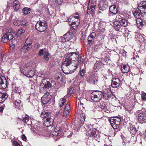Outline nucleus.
<instances>
[{
    "instance_id": "f257e3e1",
    "label": "nucleus",
    "mask_w": 146,
    "mask_h": 146,
    "mask_svg": "<svg viewBox=\"0 0 146 146\" xmlns=\"http://www.w3.org/2000/svg\"><path fill=\"white\" fill-rule=\"evenodd\" d=\"M82 57L76 53L73 52L68 54L63 62L62 68L63 72L66 74L74 72L80 64H81Z\"/></svg>"
},
{
    "instance_id": "f03ea898",
    "label": "nucleus",
    "mask_w": 146,
    "mask_h": 146,
    "mask_svg": "<svg viewBox=\"0 0 146 146\" xmlns=\"http://www.w3.org/2000/svg\"><path fill=\"white\" fill-rule=\"evenodd\" d=\"M21 72L27 77L31 78L33 77L35 74V72L33 68L29 64H25L23 68L20 69Z\"/></svg>"
},
{
    "instance_id": "7ed1b4c3",
    "label": "nucleus",
    "mask_w": 146,
    "mask_h": 146,
    "mask_svg": "<svg viewBox=\"0 0 146 146\" xmlns=\"http://www.w3.org/2000/svg\"><path fill=\"white\" fill-rule=\"evenodd\" d=\"M79 17V15L78 14H74L68 19L69 23H69L70 25L74 29H76L79 25L80 21L78 19Z\"/></svg>"
},
{
    "instance_id": "20e7f679",
    "label": "nucleus",
    "mask_w": 146,
    "mask_h": 146,
    "mask_svg": "<svg viewBox=\"0 0 146 146\" xmlns=\"http://www.w3.org/2000/svg\"><path fill=\"white\" fill-rule=\"evenodd\" d=\"M103 94L102 92L99 91H95L91 94L92 99L95 102L99 101L102 99Z\"/></svg>"
},
{
    "instance_id": "39448f33",
    "label": "nucleus",
    "mask_w": 146,
    "mask_h": 146,
    "mask_svg": "<svg viewBox=\"0 0 146 146\" xmlns=\"http://www.w3.org/2000/svg\"><path fill=\"white\" fill-rule=\"evenodd\" d=\"M13 36L10 33H6L2 38L1 40L3 43L7 42L8 40H11L12 44L14 45L17 44V41L13 39Z\"/></svg>"
},
{
    "instance_id": "423d86ee",
    "label": "nucleus",
    "mask_w": 146,
    "mask_h": 146,
    "mask_svg": "<svg viewBox=\"0 0 146 146\" xmlns=\"http://www.w3.org/2000/svg\"><path fill=\"white\" fill-rule=\"evenodd\" d=\"M138 114V119L141 123L146 122V114L144 109H142L141 110L137 111Z\"/></svg>"
},
{
    "instance_id": "0eeeda50",
    "label": "nucleus",
    "mask_w": 146,
    "mask_h": 146,
    "mask_svg": "<svg viewBox=\"0 0 146 146\" xmlns=\"http://www.w3.org/2000/svg\"><path fill=\"white\" fill-rule=\"evenodd\" d=\"M45 24L46 23L45 22L40 21L37 22L35 26L36 29L40 32L44 31L46 28V27L45 25Z\"/></svg>"
},
{
    "instance_id": "6e6552de",
    "label": "nucleus",
    "mask_w": 146,
    "mask_h": 146,
    "mask_svg": "<svg viewBox=\"0 0 146 146\" xmlns=\"http://www.w3.org/2000/svg\"><path fill=\"white\" fill-rule=\"evenodd\" d=\"M116 20L123 27H126L128 25L126 19L119 15H118L116 16Z\"/></svg>"
},
{
    "instance_id": "1a4fd4ad",
    "label": "nucleus",
    "mask_w": 146,
    "mask_h": 146,
    "mask_svg": "<svg viewBox=\"0 0 146 146\" xmlns=\"http://www.w3.org/2000/svg\"><path fill=\"white\" fill-rule=\"evenodd\" d=\"M47 79L48 80V79L47 78ZM51 84L47 80L46 78L43 79L40 85L41 89L43 88L44 90L51 87Z\"/></svg>"
},
{
    "instance_id": "9d476101",
    "label": "nucleus",
    "mask_w": 146,
    "mask_h": 146,
    "mask_svg": "<svg viewBox=\"0 0 146 146\" xmlns=\"http://www.w3.org/2000/svg\"><path fill=\"white\" fill-rule=\"evenodd\" d=\"M51 99V96L49 93H46L44 94L41 98L42 103L44 104H45L49 102Z\"/></svg>"
},
{
    "instance_id": "9b49d317",
    "label": "nucleus",
    "mask_w": 146,
    "mask_h": 146,
    "mask_svg": "<svg viewBox=\"0 0 146 146\" xmlns=\"http://www.w3.org/2000/svg\"><path fill=\"white\" fill-rule=\"evenodd\" d=\"M121 84V81L119 78H114L112 80L111 86L113 88H117L120 86Z\"/></svg>"
},
{
    "instance_id": "f8f14e48",
    "label": "nucleus",
    "mask_w": 146,
    "mask_h": 146,
    "mask_svg": "<svg viewBox=\"0 0 146 146\" xmlns=\"http://www.w3.org/2000/svg\"><path fill=\"white\" fill-rule=\"evenodd\" d=\"M7 82L5 77L3 76H0V89H4L7 87Z\"/></svg>"
},
{
    "instance_id": "ddd939ff",
    "label": "nucleus",
    "mask_w": 146,
    "mask_h": 146,
    "mask_svg": "<svg viewBox=\"0 0 146 146\" xmlns=\"http://www.w3.org/2000/svg\"><path fill=\"white\" fill-rule=\"evenodd\" d=\"M53 119L50 118H44L43 119V124L45 126L50 127L53 125Z\"/></svg>"
},
{
    "instance_id": "4468645a",
    "label": "nucleus",
    "mask_w": 146,
    "mask_h": 146,
    "mask_svg": "<svg viewBox=\"0 0 146 146\" xmlns=\"http://www.w3.org/2000/svg\"><path fill=\"white\" fill-rule=\"evenodd\" d=\"M88 81L91 84H96L98 81L97 75L96 74H91L90 76Z\"/></svg>"
},
{
    "instance_id": "2eb2a0df",
    "label": "nucleus",
    "mask_w": 146,
    "mask_h": 146,
    "mask_svg": "<svg viewBox=\"0 0 146 146\" xmlns=\"http://www.w3.org/2000/svg\"><path fill=\"white\" fill-rule=\"evenodd\" d=\"M120 123V119L119 118H117L113 119L110 123L112 127L115 129L119 128Z\"/></svg>"
},
{
    "instance_id": "dca6fc26",
    "label": "nucleus",
    "mask_w": 146,
    "mask_h": 146,
    "mask_svg": "<svg viewBox=\"0 0 146 146\" xmlns=\"http://www.w3.org/2000/svg\"><path fill=\"white\" fill-rule=\"evenodd\" d=\"M38 54L40 56H43V58L46 60L47 61L48 60L49 53L47 52L44 50L43 49H42L40 50L38 52Z\"/></svg>"
},
{
    "instance_id": "f3484780",
    "label": "nucleus",
    "mask_w": 146,
    "mask_h": 146,
    "mask_svg": "<svg viewBox=\"0 0 146 146\" xmlns=\"http://www.w3.org/2000/svg\"><path fill=\"white\" fill-rule=\"evenodd\" d=\"M71 33L69 31H68L65 34L61 37V40L63 42H67L70 40L72 37Z\"/></svg>"
},
{
    "instance_id": "a211bd4d",
    "label": "nucleus",
    "mask_w": 146,
    "mask_h": 146,
    "mask_svg": "<svg viewBox=\"0 0 146 146\" xmlns=\"http://www.w3.org/2000/svg\"><path fill=\"white\" fill-rule=\"evenodd\" d=\"M82 104L81 101H79L78 102V106L77 107V113L78 115V118L81 121L82 117L81 115H82V110L81 109L82 108Z\"/></svg>"
},
{
    "instance_id": "6ab92c4d",
    "label": "nucleus",
    "mask_w": 146,
    "mask_h": 146,
    "mask_svg": "<svg viewBox=\"0 0 146 146\" xmlns=\"http://www.w3.org/2000/svg\"><path fill=\"white\" fill-rule=\"evenodd\" d=\"M100 9L102 11L106 10L108 7V4L106 1H101L99 5Z\"/></svg>"
},
{
    "instance_id": "aec40b11",
    "label": "nucleus",
    "mask_w": 146,
    "mask_h": 146,
    "mask_svg": "<svg viewBox=\"0 0 146 146\" xmlns=\"http://www.w3.org/2000/svg\"><path fill=\"white\" fill-rule=\"evenodd\" d=\"M103 97L105 99L109 100V99L111 98L112 96V94L110 90H105L103 91Z\"/></svg>"
},
{
    "instance_id": "412c9836",
    "label": "nucleus",
    "mask_w": 146,
    "mask_h": 146,
    "mask_svg": "<svg viewBox=\"0 0 146 146\" xmlns=\"http://www.w3.org/2000/svg\"><path fill=\"white\" fill-rule=\"evenodd\" d=\"M109 11L110 12L114 15H116L118 12L117 8L115 5L110 6L109 7Z\"/></svg>"
},
{
    "instance_id": "4be33fe9",
    "label": "nucleus",
    "mask_w": 146,
    "mask_h": 146,
    "mask_svg": "<svg viewBox=\"0 0 146 146\" xmlns=\"http://www.w3.org/2000/svg\"><path fill=\"white\" fill-rule=\"evenodd\" d=\"M32 42L29 40V39L27 38L25 42V45L23 46V48L26 50H28L31 47V44Z\"/></svg>"
},
{
    "instance_id": "5701e85b",
    "label": "nucleus",
    "mask_w": 146,
    "mask_h": 146,
    "mask_svg": "<svg viewBox=\"0 0 146 146\" xmlns=\"http://www.w3.org/2000/svg\"><path fill=\"white\" fill-rule=\"evenodd\" d=\"M20 5V3L17 0H16L13 2V6L15 11H17L18 10Z\"/></svg>"
},
{
    "instance_id": "b1692460",
    "label": "nucleus",
    "mask_w": 146,
    "mask_h": 146,
    "mask_svg": "<svg viewBox=\"0 0 146 146\" xmlns=\"http://www.w3.org/2000/svg\"><path fill=\"white\" fill-rule=\"evenodd\" d=\"M115 15L110 12L106 15V17L110 21H111L115 19L116 20V17L115 16Z\"/></svg>"
},
{
    "instance_id": "393cba45",
    "label": "nucleus",
    "mask_w": 146,
    "mask_h": 146,
    "mask_svg": "<svg viewBox=\"0 0 146 146\" xmlns=\"http://www.w3.org/2000/svg\"><path fill=\"white\" fill-rule=\"evenodd\" d=\"M50 115V114L48 110H45L44 109L43 111H42L40 116L42 118H46L47 117L49 116Z\"/></svg>"
},
{
    "instance_id": "a878e982",
    "label": "nucleus",
    "mask_w": 146,
    "mask_h": 146,
    "mask_svg": "<svg viewBox=\"0 0 146 146\" xmlns=\"http://www.w3.org/2000/svg\"><path fill=\"white\" fill-rule=\"evenodd\" d=\"M102 64L101 62L99 61H97L94 64V68L97 71V70H98L102 66Z\"/></svg>"
},
{
    "instance_id": "bb28decb",
    "label": "nucleus",
    "mask_w": 146,
    "mask_h": 146,
    "mask_svg": "<svg viewBox=\"0 0 146 146\" xmlns=\"http://www.w3.org/2000/svg\"><path fill=\"white\" fill-rule=\"evenodd\" d=\"M129 70V66L123 65L121 67V70L123 73L128 72Z\"/></svg>"
},
{
    "instance_id": "cd10ccee",
    "label": "nucleus",
    "mask_w": 146,
    "mask_h": 146,
    "mask_svg": "<svg viewBox=\"0 0 146 146\" xmlns=\"http://www.w3.org/2000/svg\"><path fill=\"white\" fill-rule=\"evenodd\" d=\"M114 25L115 30L117 31H120L122 30L123 28V27L119 23L116 24H115V23L114 22Z\"/></svg>"
},
{
    "instance_id": "c85d7f7f",
    "label": "nucleus",
    "mask_w": 146,
    "mask_h": 146,
    "mask_svg": "<svg viewBox=\"0 0 146 146\" xmlns=\"http://www.w3.org/2000/svg\"><path fill=\"white\" fill-rule=\"evenodd\" d=\"M129 129L131 133L133 134L136 133L137 130L134 125L130 124Z\"/></svg>"
},
{
    "instance_id": "c756f323",
    "label": "nucleus",
    "mask_w": 146,
    "mask_h": 146,
    "mask_svg": "<svg viewBox=\"0 0 146 146\" xmlns=\"http://www.w3.org/2000/svg\"><path fill=\"white\" fill-rule=\"evenodd\" d=\"M87 134L89 136L92 137L95 139L97 137V135L96 134V132L92 130L88 131V132L87 133Z\"/></svg>"
},
{
    "instance_id": "7c9ffc66",
    "label": "nucleus",
    "mask_w": 146,
    "mask_h": 146,
    "mask_svg": "<svg viewBox=\"0 0 146 146\" xmlns=\"http://www.w3.org/2000/svg\"><path fill=\"white\" fill-rule=\"evenodd\" d=\"M7 97L5 94L0 92V103L4 102Z\"/></svg>"
},
{
    "instance_id": "2f4dec72",
    "label": "nucleus",
    "mask_w": 146,
    "mask_h": 146,
    "mask_svg": "<svg viewBox=\"0 0 146 146\" xmlns=\"http://www.w3.org/2000/svg\"><path fill=\"white\" fill-rule=\"evenodd\" d=\"M135 40L138 41L141 43L143 42L144 40V38L140 35H136Z\"/></svg>"
},
{
    "instance_id": "473e14b6",
    "label": "nucleus",
    "mask_w": 146,
    "mask_h": 146,
    "mask_svg": "<svg viewBox=\"0 0 146 146\" xmlns=\"http://www.w3.org/2000/svg\"><path fill=\"white\" fill-rule=\"evenodd\" d=\"M145 6V7L140 6L138 8V9L141 14H145L146 13V6Z\"/></svg>"
},
{
    "instance_id": "72a5a7b5",
    "label": "nucleus",
    "mask_w": 146,
    "mask_h": 146,
    "mask_svg": "<svg viewBox=\"0 0 146 146\" xmlns=\"http://www.w3.org/2000/svg\"><path fill=\"white\" fill-rule=\"evenodd\" d=\"M31 11V9L28 7H25L23 9V13L26 15L29 13Z\"/></svg>"
},
{
    "instance_id": "f704fd0d",
    "label": "nucleus",
    "mask_w": 146,
    "mask_h": 146,
    "mask_svg": "<svg viewBox=\"0 0 146 146\" xmlns=\"http://www.w3.org/2000/svg\"><path fill=\"white\" fill-rule=\"evenodd\" d=\"M134 16L136 18H140L141 17V15L137 11H135L133 12Z\"/></svg>"
},
{
    "instance_id": "c9c22d12",
    "label": "nucleus",
    "mask_w": 146,
    "mask_h": 146,
    "mask_svg": "<svg viewBox=\"0 0 146 146\" xmlns=\"http://www.w3.org/2000/svg\"><path fill=\"white\" fill-rule=\"evenodd\" d=\"M15 104L16 107L18 109H20L21 106H22L21 101L19 100H16L15 102Z\"/></svg>"
},
{
    "instance_id": "e433bc0d",
    "label": "nucleus",
    "mask_w": 146,
    "mask_h": 146,
    "mask_svg": "<svg viewBox=\"0 0 146 146\" xmlns=\"http://www.w3.org/2000/svg\"><path fill=\"white\" fill-rule=\"evenodd\" d=\"M91 125L89 124H86L85 123L84 125V127L86 131H87L88 133V131L92 130L91 129Z\"/></svg>"
},
{
    "instance_id": "4c0bfd02",
    "label": "nucleus",
    "mask_w": 146,
    "mask_h": 146,
    "mask_svg": "<svg viewBox=\"0 0 146 146\" xmlns=\"http://www.w3.org/2000/svg\"><path fill=\"white\" fill-rule=\"evenodd\" d=\"M66 101V99L64 98H62L60 100V103H59V106L60 107H61L64 104Z\"/></svg>"
},
{
    "instance_id": "58836bf2",
    "label": "nucleus",
    "mask_w": 146,
    "mask_h": 146,
    "mask_svg": "<svg viewBox=\"0 0 146 146\" xmlns=\"http://www.w3.org/2000/svg\"><path fill=\"white\" fill-rule=\"evenodd\" d=\"M25 32L24 29H19L17 32L16 35L18 36H19L21 34L24 33Z\"/></svg>"
},
{
    "instance_id": "ea45409f",
    "label": "nucleus",
    "mask_w": 146,
    "mask_h": 146,
    "mask_svg": "<svg viewBox=\"0 0 146 146\" xmlns=\"http://www.w3.org/2000/svg\"><path fill=\"white\" fill-rule=\"evenodd\" d=\"M29 120V116L27 115H25L23 117L22 120L24 122L26 123Z\"/></svg>"
},
{
    "instance_id": "a19ab883",
    "label": "nucleus",
    "mask_w": 146,
    "mask_h": 146,
    "mask_svg": "<svg viewBox=\"0 0 146 146\" xmlns=\"http://www.w3.org/2000/svg\"><path fill=\"white\" fill-rule=\"evenodd\" d=\"M58 131L57 133H52V134L55 136H59L62 132V130L60 129L58 130Z\"/></svg>"
},
{
    "instance_id": "79ce46f5",
    "label": "nucleus",
    "mask_w": 146,
    "mask_h": 146,
    "mask_svg": "<svg viewBox=\"0 0 146 146\" xmlns=\"http://www.w3.org/2000/svg\"><path fill=\"white\" fill-rule=\"evenodd\" d=\"M20 87H16L15 88V90L16 93H18L19 95H21V92Z\"/></svg>"
},
{
    "instance_id": "37998d69",
    "label": "nucleus",
    "mask_w": 146,
    "mask_h": 146,
    "mask_svg": "<svg viewBox=\"0 0 146 146\" xmlns=\"http://www.w3.org/2000/svg\"><path fill=\"white\" fill-rule=\"evenodd\" d=\"M70 109V105L67 103L64 109V111H69Z\"/></svg>"
},
{
    "instance_id": "c03bdc74",
    "label": "nucleus",
    "mask_w": 146,
    "mask_h": 146,
    "mask_svg": "<svg viewBox=\"0 0 146 146\" xmlns=\"http://www.w3.org/2000/svg\"><path fill=\"white\" fill-rule=\"evenodd\" d=\"M37 75L39 77H41L42 78H44V73H42V72H38Z\"/></svg>"
},
{
    "instance_id": "a18cd8bd",
    "label": "nucleus",
    "mask_w": 146,
    "mask_h": 146,
    "mask_svg": "<svg viewBox=\"0 0 146 146\" xmlns=\"http://www.w3.org/2000/svg\"><path fill=\"white\" fill-rule=\"evenodd\" d=\"M27 23V21L26 20H23L21 22V24L22 26L26 25Z\"/></svg>"
},
{
    "instance_id": "49530a36",
    "label": "nucleus",
    "mask_w": 146,
    "mask_h": 146,
    "mask_svg": "<svg viewBox=\"0 0 146 146\" xmlns=\"http://www.w3.org/2000/svg\"><path fill=\"white\" fill-rule=\"evenodd\" d=\"M142 98V100L144 101L146 99V93H144L142 94L141 95Z\"/></svg>"
},
{
    "instance_id": "de8ad7c7",
    "label": "nucleus",
    "mask_w": 146,
    "mask_h": 146,
    "mask_svg": "<svg viewBox=\"0 0 146 146\" xmlns=\"http://www.w3.org/2000/svg\"><path fill=\"white\" fill-rule=\"evenodd\" d=\"M63 115L66 117L69 114V111H64L63 112Z\"/></svg>"
},
{
    "instance_id": "09e8293b",
    "label": "nucleus",
    "mask_w": 146,
    "mask_h": 146,
    "mask_svg": "<svg viewBox=\"0 0 146 146\" xmlns=\"http://www.w3.org/2000/svg\"><path fill=\"white\" fill-rule=\"evenodd\" d=\"M97 0H90L89 3L91 4L96 5V4Z\"/></svg>"
},
{
    "instance_id": "8fccbe9b",
    "label": "nucleus",
    "mask_w": 146,
    "mask_h": 146,
    "mask_svg": "<svg viewBox=\"0 0 146 146\" xmlns=\"http://www.w3.org/2000/svg\"><path fill=\"white\" fill-rule=\"evenodd\" d=\"M131 59H133V60H135L136 61H137L139 60V57L137 55H135L134 56L133 58Z\"/></svg>"
},
{
    "instance_id": "3c124183",
    "label": "nucleus",
    "mask_w": 146,
    "mask_h": 146,
    "mask_svg": "<svg viewBox=\"0 0 146 146\" xmlns=\"http://www.w3.org/2000/svg\"><path fill=\"white\" fill-rule=\"evenodd\" d=\"M120 52L121 54H122V56H126L127 52L124 50H121Z\"/></svg>"
},
{
    "instance_id": "603ef678",
    "label": "nucleus",
    "mask_w": 146,
    "mask_h": 146,
    "mask_svg": "<svg viewBox=\"0 0 146 146\" xmlns=\"http://www.w3.org/2000/svg\"><path fill=\"white\" fill-rule=\"evenodd\" d=\"M96 5H92V4H91V11L92 12H93L95 9V6Z\"/></svg>"
},
{
    "instance_id": "864d4df0",
    "label": "nucleus",
    "mask_w": 146,
    "mask_h": 146,
    "mask_svg": "<svg viewBox=\"0 0 146 146\" xmlns=\"http://www.w3.org/2000/svg\"><path fill=\"white\" fill-rule=\"evenodd\" d=\"M136 23L138 26H142L143 25V22H139L138 20H137Z\"/></svg>"
},
{
    "instance_id": "5fc2aeb1",
    "label": "nucleus",
    "mask_w": 146,
    "mask_h": 146,
    "mask_svg": "<svg viewBox=\"0 0 146 146\" xmlns=\"http://www.w3.org/2000/svg\"><path fill=\"white\" fill-rule=\"evenodd\" d=\"M94 39L92 38L91 40H88V42L90 45H91L93 44Z\"/></svg>"
},
{
    "instance_id": "6e6d98bb",
    "label": "nucleus",
    "mask_w": 146,
    "mask_h": 146,
    "mask_svg": "<svg viewBox=\"0 0 146 146\" xmlns=\"http://www.w3.org/2000/svg\"><path fill=\"white\" fill-rule=\"evenodd\" d=\"M90 36L92 37V38L94 39V38L96 36V33L95 32H92L91 34H90Z\"/></svg>"
},
{
    "instance_id": "4d7b16f0",
    "label": "nucleus",
    "mask_w": 146,
    "mask_h": 146,
    "mask_svg": "<svg viewBox=\"0 0 146 146\" xmlns=\"http://www.w3.org/2000/svg\"><path fill=\"white\" fill-rule=\"evenodd\" d=\"M13 144L15 145V146H20L19 143L15 141H14L13 142Z\"/></svg>"
},
{
    "instance_id": "13d9d810",
    "label": "nucleus",
    "mask_w": 146,
    "mask_h": 146,
    "mask_svg": "<svg viewBox=\"0 0 146 146\" xmlns=\"http://www.w3.org/2000/svg\"><path fill=\"white\" fill-rule=\"evenodd\" d=\"M60 129V128L59 127H57V128H55L54 129L53 131L52 132V133H57L58 131V129Z\"/></svg>"
},
{
    "instance_id": "bf43d9fd",
    "label": "nucleus",
    "mask_w": 146,
    "mask_h": 146,
    "mask_svg": "<svg viewBox=\"0 0 146 146\" xmlns=\"http://www.w3.org/2000/svg\"><path fill=\"white\" fill-rule=\"evenodd\" d=\"M141 4L142 5L141 6L145 7L146 6V1H143L141 2Z\"/></svg>"
},
{
    "instance_id": "052dcab7",
    "label": "nucleus",
    "mask_w": 146,
    "mask_h": 146,
    "mask_svg": "<svg viewBox=\"0 0 146 146\" xmlns=\"http://www.w3.org/2000/svg\"><path fill=\"white\" fill-rule=\"evenodd\" d=\"M21 138L24 141H26L27 140L26 137L24 134H23L22 135Z\"/></svg>"
},
{
    "instance_id": "680f3d73",
    "label": "nucleus",
    "mask_w": 146,
    "mask_h": 146,
    "mask_svg": "<svg viewBox=\"0 0 146 146\" xmlns=\"http://www.w3.org/2000/svg\"><path fill=\"white\" fill-rule=\"evenodd\" d=\"M127 111H128L130 113H132L133 112V111L131 109V108H129L127 110Z\"/></svg>"
},
{
    "instance_id": "e2e57ef3",
    "label": "nucleus",
    "mask_w": 146,
    "mask_h": 146,
    "mask_svg": "<svg viewBox=\"0 0 146 146\" xmlns=\"http://www.w3.org/2000/svg\"><path fill=\"white\" fill-rule=\"evenodd\" d=\"M83 74H84V75H83V78H84H84H86V74H84V73H85V70H84V69H83Z\"/></svg>"
},
{
    "instance_id": "0e129e2a",
    "label": "nucleus",
    "mask_w": 146,
    "mask_h": 146,
    "mask_svg": "<svg viewBox=\"0 0 146 146\" xmlns=\"http://www.w3.org/2000/svg\"><path fill=\"white\" fill-rule=\"evenodd\" d=\"M73 88H71L69 90V93L70 94H72V92H73Z\"/></svg>"
},
{
    "instance_id": "69168bd1",
    "label": "nucleus",
    "mask_w": 146,
    "mask_h": 146,
    "mask_svg": "<svg viewBox=\"0 0 146 146\" xmlns=\"http://www.w3.org/2000/svg\"><path fill=\"white\" fill-rule=\"evenodd\" d=\"M3 108L2 107H0V112L2 111H3Z\"/></svg>"
},
{
    "instance_id": "338daca9",
    "label": "nucleus",
    "mask_w": 146,
    "mask_h": 146,
    "mask_svg": "<svg viewBox=\"0 0 146 146\" xmlns=\"http://www.w3.org/2000/svg\"><path fill=\"white\" fill-rule=\"evenodd\" d=\"M92 39V37L90 36H89L88 37V40H91Z\"/></svg>"
},
{
    "instance_id": "774afa93",
    "label": "nucleus",
    "mask_w": 146,
    "mask_h": 146,
    "mask_svg": "<svg viewBox=\"0 0 146 146\" xmlns=\"http://www.w3.org/2000/svg\"><path fill=\"white\" fill-rule=\"evenodd\" d=\"M80 70H81V69H80ZM82 70H80V76H82Z\"/></svg>"
}]
</instances>
